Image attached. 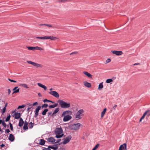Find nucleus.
I'll return each instance as SVG.
<instances>
[{
  "label": "nucleus",
  "instance_id": "1",
  "mask_svg": "<svg viewBox=\"0 0 150 150\" xmlns=\"http://www.w3.org/2000/svg\"><path fill=\"white\" fill-rule=\"evenodd\" d=\"M58 102L62 108H67L71 107V104L70 103H67L63 100H59L58 101Z\"/></svg>",
  "mask_w": 150,
  "mask_h": 150
},
{
  "label": "nucleus",
  "instance_id": "2",
  "mask_svg": "<svg viewBox=\"0 0 150 150\" xmlns=\"http://www.w3.org/2000/svg\"><path fill=\"white\" fill-rule=\"evenodd\" d=\"M55 137L59 138L62 137L64 134L63 133V130L62 127L57 128L55 130Z\"/></svg>",
  "mask_w": 150,
  "mask_h": 150
},
{
  "label": "nucleus",
  "instance_id": "3",
  "mask_svg": "<svg viewBox=\"0 0 150 150\" xmlns=\"http://www.w3.org/2000/svg\"><path fill=\"white\" fill-rule=\"evenodd\" d=\"M84 111L83 109H81L78 111L75 115V118L77 120L81 119L83 116Z\"/></svg>",
  "mask_w": 150,
  "mask_h": 150
},
{
  "label": "nucleus",
  "instance_id": "4",
  "mask_svg": "<svg viewBox=\"0 0 150 150\" xmlns=\"http://www.w3.org/2000/svg\"><path fill=\"white\" fill-rule=\"evenodd\" d=\"M82 125L79 123H77L72 125L71 126V129L74 130H78L79 128Z\"/></svg>",
  "mask_w": 150,
  "mask_h": 150
},
{
  "label": "nucleus",
  "instance_id": "5",
  "mask_svg": "<svg viewBox=\"0 0 150 150\" xmlns=\"http://www.w3.org/2000/svg\"><path fill=\"white\" fill-rule=\"evenodd\" d=\"M71 136L69 135L66 137L64 139V140L62 143H59V145L63 144H66L68 143L69 142L71 139Z\"/></svg>",
  "mask_w": 150,
  "mask_h": 150
},
{
  "label": "nucleus",
  "instance_id": "6",
  "mask_svg": "<svg viewBox=\"0 0 150 150\" xmlns=\"http://www.w3.org/2000/svg\"><path fill=\"white\" fill-rule=\"evenodd\" d=\"M27 62L28 64H31L33 65V66L36 67L37 68H41L42 67V65L41 64H38L35 62H33L31 61H27Z\"/></svg>",
  "mask_w": 150,
  "mask_h": 150
},
{
  "label": "nucleus",
  "instance_id": "7",
  "mask_svg": "<svg viewBox=\"0 0 150 150\" xmlns=\"http://www.w3.org/2000/svg\"><path fill=\"white\" fill-rule=\"evenodd\" d=\"M49 93L51 95L54 96L56 98H59V95L58 93L56 91H51L49 92Z\"/></svg>",
  "mask_w": 150,
  "mask_h": 150
},
{
  "label": "nucleus",
  "instance_id": "8",
  "mask_svg": "<svg viewBox=\"0 0 150 150\" xmlns=\"http://www.w3.org/2000/svg\"><path fill=\"white\" fill-rule=\"evenodd\" d=\"M41 106H38L36 109L35 111V117H36L38 115V112L39 110L40 109Z\"/></svg>",
  "mask_w": 150,
  "mask_h": 150
},
{
  "label": "nucleus",
  "instance_id": "9",
  "mask_svg": "<svg viewBox=\"0 0 150 150\" xmlns=\"http://www.w3.org/2000/svg\"><path fill=\"white\" fill-rule=\"evenodd\" d=\"M113 54L117 55H120L123 54V52L121 51L114 50L112 51Z\"/></svg>",
  "mask_w": 150,
  "mask_h": 150
},
{
  "label": "nucleus",
  "instance_id": "10",
  "mask_svg": "<svg viewBox=\"0 0 150 150\" xmlns=\"http://www.w3.org/2000/svg\"><path fill=\"white\" fill-rule=\"evenodd\" d=\"M72 118V117L69 115H66L64 116L63 119L64 122H67L71 120Z\"/></svg>",
  "mask_w": 150,
  "mask_h": 150
},
{
  "label": "nucleus",
  "instance_id": "11",
  "mask_svg": "<svg viewBox=\"0 0 150 150\" xmlns=\"http://www.w3.org/2000/svg\"><path fill=\"white\" fill-rule=\"evenodd\" d=\"M127 145L126 143H124L120 146L119 150H126Z\"/></svg>",
  "mask_w": 150,
  "mask_h": 150
},
{
  "label": "nucleus",
  "instance_id": "12",
  "mask_svg": "<svg viewBox=\"0 0 150 150\" xmlns=\"http://www.w3.org/2000/svg\"><path fill=\"white\" fill-rule=\"evenodd\" d=\"M71 112L70 110H66L63 112L62 114V116H65L66 115H68L69 114H71Z\"/></svg>",
  "mask_w": 150,
  "mask_h": 150
},
{
  "label": "nucleus",
  "instance_id": "13",
  "mask_svg": "<svg viewBox=\"0 0 150 150\" xmlns=\"http://www.w3.org/2000/svg\"><path fill=\"white\" fill-rule=\"evenodd\" d=\"M47 140L49 142L54 143L56 141L55 139L53 137L48 138L47 139Z\"/></svg>",
  "mask_w": 150,
  "mask_h": 150
},
{
  "label": "nucleus",
  "instance_id": "14",
  "mask_svg": "<svg viewBox=\"0 0 150 150\" xmlns=\"http://www.w3.org/2000/svg\"><path fill=\"white\" fill-rule=\"evenodd\" d=\"M15 139V137L14 136L11 134H10L8 139L11 142L14 141Z\"/></svg>",
  "mask_w": 150,
  "mask_h": 150
},
{
  "label": "nucleus",
  "instance_id": "15",
  "mask_svg": "<svg viewBox=\"0 0 150 150\" xmlns=\"http://www.w3.org/2000/svg\"><path fill=\"white\" fill-rule=\"evenodd\" d=\"M15 119H18L21 116V114L19 112L15 113Z\"/></svg>",
  "mask_w": 150,
  "mask_h": 150
},
{
  "label": "nucleus",
  "instance_id": "16",
  "mask_svg": "<svg viewBox=\"0 0 150 150\" xmlns=\"http://www.w3.org/2000/svg\"><path fill=\"white\" fill-rule=\"evenodd\" d=\"M18 88V86H16L13 89V91H14L13 93L12 94H13L14 93H18L19 91V90H20L19 88H18V89H16Z\"/></svg>",
  "mask_w": 150,
  "mask_h": 150
},
{
  "label": "nucleus",
  "instance_id": "17",
  "mask_svg": "<svg viewBox=\"0 0 150 150\" xmlns=\"http://www.w3.org/2000/svg\"><path fill=\"white\" fill-rule=\"evenodd\" d=\"M24 121L22 118H20L19 120V122L18 124V126L20 127L22 126L23 124Z\"/></svg>",
  "mask_w": 150,
  "mask_h": 150
},
{
  "label": "nucleus",
  "instance_id": "18",
  "mask_svg": "<svg viewBox=\"0 0 150 150\" xmlns=\"http://www.w3.org/2000/svg\"><path fill=\"white\" fill-rule=\"evenodd\" d=\"M28 123L27 122H26V121L25 122L23 127V128L24 129L26 130L28 129Z\"/></svg>",
  "mask_w": 150,
  "mask_h": 150
},
{
  "label": "nucleus",
  "instance_id": "19",
  "mask_svg": "<svg viewBox=\"0 0 150 150\" xmlns=\"http://www.w3.org/2000/svg\"><path fill=\"white\" fill-rule=\"evenodd\" d=\"M37 84L39 86L43 88L44 89V90H46L47 87L45 85H44L40 83H38Z\"/></svg>",
  "mask_w": 150,
  "mask_h": 150
},
{
  "label": "nucleus",
  "instance_id": "20",
  "mask_svg": "<svg viewBox=\"0 0 150 150\" xmlns=\"http://www.w3.org/2000/svg\"><path fill=\"white\" fill-rule=\"evenodd\" d=\"M19 86L23 87L26 88H29L26 84L24 83H20L19 84Z\"/></svg>",
  "mask_w": 150,
  "mask_h": 150
},
{
  "label": "nucleus",
  "instance_id": "21",
  "mask_svg": "<svg viewBox=\"0 0 150 150\" xmlns=\"http://www.w3.org/2000/svg\"><path fill=\"white\" fill-rule=\"evenodd\" d=\"M54 146H48V148L52 149L54 150H56L58 149V146L57 145H54Z\"/></svg>",
  "mask_w": 150,
  "mask_h": 150
},
{
  "label": "nucleus",
  "instance_id": "22",
  "mask_svg": "<svg viewBox=\"0 0 150 150\" xmlns=\"http://www.w3.org/2000/svg\"><path fill=\"white\" fill-rule=\"evenodd\" d=\"M84 85L86 87L89 88L91 86V83L86 81L84 82Z\"/></svg>",
  "mask_w": 150,
  "mask_h": 150
},
{
  "label": "nucleus",
  "instance_id": "23",
  "mask_svg": "<svg viewBox=\"0 0 150 150\" xmlns=\"http://www.w3.org/2000/svg\"><path fill=\"white\" fill-rule=\"evenodd\" d=\"M83 73L84 74L89 78H91L92 77V75L87 71L84 72Z\"/></svg>",
  "mask_w": 150,
  "mask_h": 150
},
{
  "label": "nucleus",
  "instance_id": "24",
  "mask_svg": "<svg viewBox=\"0 0 150 150\" xmlns=\"http://www.w3.org/2000/svg\"><path fill=\"white\" fill-rule=\"evenodd\" d=\"M59 108H56L52 114V116H53L54 115L56 114L59 111Z\"/></svg>",
  "mask_w": 150,
  "mask_h": 150
},
{
  "label": "nucleus",
  "instance_id": "25",
  "mask_svg": "<svg viewBox=\"0 0 150 150\" xmlns=\"http://www.w3.org/2000/svg\"><path fill=\"white\" fill-rule=\"evenodd\" d=\"M45 141L44 139H40L39 144L41 145H43L45 143Z\"/></svg>",
  "mask_w": 150,
  "mask_h": 150
},
{
  "label": "nucleus",
  "instance_id": "26",
  "mask_svg": "<svg viewBox=\"0 0 150 150\" xmlns=\"http://www.w3.org/2000/svg\"><path fill=\"white\" fill-rule=\"evenodd\" d=\"M106 108H105L104 109L103 111L101 112V117L102 118L103 117L104 114L106 111Z\"/></svg>",
  "mask_w": 150,
  "mask_h": 150
},
{
  "label": "nucleus",
  "instance_id": "27",
  "mask_svg": "<svg viewBox=\"0 0 150 150\" xmlns=\"http://www.w3.org/2000/svg\"><path fill=\"white\" fill-rule=\"evenodd\" d=\"M57 38L53 36H47V39H50L52 40H54Z\"/></svg>",
  "mask_w": 150,
  "mask_h": 150
},
{
  "label": "nucleus",
  "instance_id": "28",
  "mask_svg": "<svg viewBox=\"0 0 150 150\" xmlns=\"http://www.w3.org/2000/svg\"><path fill=\"white\" fill-rule=\"evenodd\" d=\"M103 85L102 83H100L98 86V90H100L103 88Z\"/></svg>",
  "mask_w": 150,
  "mask_h": 150
},
{
  "label": "nucleus",
  "instance_id": "29",
  "mask_svg": "<svg viewBox=\"0 0 150 150\" xmlns=\"http://www.w3.org/2000/svg\"><path fill=\"white\" fill-rule=\"evenodd\" d=\"M36 38L41 39H47V36H44V37H37Z\"/></svg>",
  "mask_w": 150,
  "mask_h": 150
},
{
  "label": "nucleus",
  "instance_id": "30",
  "mask_svg": "<svg viewBox=\"0 0 150 150\" xmlns=\"http://www.w3.org/2000/svg\"><path fill=\"white\" fill-rule=\"evenodd\" d=\"M146 113H147V112H145L144 113L143 116L141 117V118L139 120L140 122H141L142 121V120L144 118L145 116L146 115Z\"/></svg>",
  "mask_w": 150,
  "mask_h": 150
},
{
  "label": "nucleus",
  "instance_id": "31",
  "mask_svg": "<svg viewBox=\"0 0 150 150\" xmlns=\"http://www.w3.org/2000/svg\"><path fill=\"white\" fill-rule=\"evenodd\" d=\"M48 109H45L44 111L42 112V114L43 115H46L47 112L48 111Z\"/></svg>",
  "mask_w": 150,
  "mask_h": 150
},
{
  "label": "nucleus",
  "instance_id": "32",
  "mask_svg": "<svg viewBox=\"0 0 150 150\" xmlns=\"http://www.w3.org/2000/svg\"><path fill=\"white\" fill-rule=\"evenodd\" d=\"M34 123H32V122H30L29 124V128H32L33 127V125H34Z\"/></svg>",
  "mask_w": 150,
  "mask_h": 150
},
{
  "label": "nucleus",
  "instance_id": "33",
  "mask_svg": "<svg viewBox=\"0 0 150 150\" xmlns=\"http://www.w3.org/2000/svg\"><path fill=\"white\" fill-rule=\"evenodd\" d=\"M40 26H41V25L47 26L49 27H52V25H50V24H40Z\"/></svg>",
  "mask_w": 150,
  "mask_h": 150
},
{
  "label": "nucleus",
  "instance_id": "34",
  "mask_svg": "<svg viewBox=\"0 0 150 150\" xmlns=\"http://www.w3.org/2000/svg\"><path fill=\"white\" fill-rule=\"evenodd\" d=\"M26 47L28 48V49L29 50H34V47H28L27 46Z\"/></svg>",
  "mask_w": 150,
  "mask_h": 150
},
{
  "label": "nucleus",
  "instance_id": "35",
  "mask_svg": "<svg viewBox=\"0 0 150 150\" xmlns=\"http://www.w3.org/2000/svg\"><path fill=\"white\" fill-rule=\"evenodd\" d=\"M11 117V115H9L6 117V119L5 121L6 122H8L9 121V120H10Z\"/></svg>",
  "mask_w": 150,
  "mask_h": 150
},
{
  "label": "nucleus",
  "instance_id": "36",
  "mask_svg": "<svg viewBox=\"0 0 150 150\" xmlns=\"http://www.w3.org/2000/svg\"><path fill=\"white\" fill-rule=\"evenodd\" d=\"M99 144H98L93 148L92 150H96L99 146Z\"/></svg>",
  "mask_w": 150,
  "mask_h": 150
},
{
  "label": "nucleus",
  "instance_id": "37",
  "mask_svg": "<svg viewBox=\"0 0 150 150\" xmlns=\"http://www.w3.org/2000/svg\"><path fill=\"white\" fill-rule=\"evenodd\" d=\"M150 111V110H147L145 112H147L146 114V115L147 117H149L150 116V113H149Z\"/></svg>",
  "mask_w": 150,
  "mask_h": 150
},
{
  "label": "nucleus",
  "instance_id": "38",
  "mask_svg": "<svg viewBox=\"0 0 150 150\" xmlns=\"http://www.w3.org/2000/svg\"><path fill=\"white\" fill-rule=\"evenodd\" d=\"M113 80L112 79H108L106 81V82L107 83H109L110 82H112Z\"/></svg>",
  "mask_w": 150,
  "mask_h": 150
},
{
  "label": "nucleus",
  "instance_id": "39",
  "mask_svg": "<svg viewBox=\"0 0 150 150\" xmlns=\"http://www.w3.org/2000/svg\"><path fill=\"white\" fill-rule=\"evenodd\" d=\"M9 124L11 130V131H13V127L12 125L11 124V122H9Z\"/></svg>",
  "mask_w": 150,
  "mask_h": 150
},
{
  "label": "nucleus",
  "instance_id": "40",
  "mask_svg": "<svg viewBox=\"0 0 150 150\" xmlns=\"http://www.w3.org/2000/svg\"><path fill=\"white\" fill-rule=\"evenodd\" d=\"M48 106V105L47 104L45 103L43 105H42V108H46Z\"/></svg>",
  "mask_w": 150,
  "mask_h": 150
},
{
  "label": "nucleus",
  "instance_id": "41",
  "mask_svg": "<svg viewBox=\"0 0 150 150\" xmlns=\"http://www.w3.org/2000/svg\"><path fill=\"white\" fill-rule=\"evenodd\" d=\"M2 125L4 126L5 128L6 127V124L4 121H3L2 122Z\"/></svg>",
  "mask_w": 150,
  "mask_h": 150
},
{
  "label": "nucleus",
  "instance_id": "42",
  "mask_svg": "<svg viewBox=\"0 0 150 150\" xmlns=\"http://www.w3.org/2000/svg\"><path fill=\"white\" fill-rule=\"evenodd\" d=\"M6 108L4 107V108H3V109H2V113L3 114L4 113H5V112H6Z\"/></svg>",
  "mask_w": 150,
  "mask_h": 150
},
{
  "label": "nucleus",
  "instance_id": "43",
  "mask_svg": "<svg viewBox=\"0 0 150 150\" xmlns=\"http://www.w3.org/2000/svg\"><path fill=\"white\" fill-rule=\"evenodd\" d=\"M8 80L10 81H11V82H15V83H16V82L17 81H15V80H14L13 79H11L9 78H8Z\"/></svg>",
  "mask_w": 150,
  "mask_h": 150
},
{
  "label": "nucleus",
  "instance_id": "44",
  "mask_svg": "<svg viewBox=\"0 0 150 150\" xmlns=\"http://www.w3.org/2000/svg\"><path fill=\"white\" fill-rule=\"evenodd\" d=\"M111 61V60L110 59H108L106 61V63H108L110 62Z\"/></svg>",
  "mask_w": 150,
  "mask_h": 150
},
{
  "label": "nucleus",
  "instance_id": "45",
  "mask_svg": "<svg viewBox=\"0 0 150 150\" xmlns=\"http://www.w3.org/2000/svg\"><path fill=\"white\" fill-rule=\"evenodd\" d=\"M50 100H48L47 99H44L43 100V101L44 103H45V102H49Z\"/></svg>",
  "mask_w": 150,
  "mask_h": 150
},
{
  "label": "nucleus",
  "instance_id": "46",
  "mask_svg": "<svg viewBox=\"0 0 150 150\" xmlns=\"http://www.w3.org/2000/svg\"><path fill=\"white\" fill-rule=\"evenodd\" d=\"M24 105H20V106H18V109L22 108H24Z\"/></svg>",
  "mask_w": 150,
  "mask_h": 150
},
{
  "label": "nucleus",
  "instance_id": "47",
  "mask_svg": "<svg viewBox=\"0 0 150 150\" xmlns=\"http://www.w3.org/2000/svg\"><path fill=\"white\" fill-rule=\"evenodd\" d=\"M77 53H78V52H77L75 51V52H72V53H71L70 54L71 55V54H77Z\"/></svg>",
  "mask_w": 150,
  "mask_h": 150
},
{
  "label": "nucleus",
  "instance_id": "48",
  "mask_svg": "<svg viewBox=\"0 0 150 150\" xmlns=\"http://www.w3.org/2000/svg\"><path fill=\"white\" fill-rule=\"evenodd\" d=\"M49 107L50 108H55L54 105H49Z\"/></svg>",
  "mask_w": 150,
  "mask_h": 150
},
{
  "label": "nucleus",
  "instance_id": "49",
  "mask_svg": "<svg viewBox=\"0 0 150 150\" xmlns=\"http://www.w3.org/2000/svg\"><path fill=\"white\" fill-rule=\"evenodd\" d=\"M10 131L8 129H6L5 130V132L8 133L10 132Z\"/></svg>",
  "mask_w": 150,
  "mask_h": 150
},
{
  "label": "nucleus",
  "instance_id": "50",
  "mask_svg": "<svg viewBox=\"0 0 150 150\" xmlns=\"http://www.w3.org/2000/svg\"><path fill=\"white\" fill-rule=\"evenodd\" d=\"M61 141V139H59L57 140L56 142L55 141L54 143L56 144L59 142Z\"/></svg>",
  "mask_w": 150,
  "mask_h": 150
},
{
  "label": "nucleus",
  "instance_id": "51",
  "mask_svg": "<svg viewBox=\"0 0 150 150\" xmlns=\"http://www.w3.org/2000/svg\"><path fill=\"white\" fill-rule=\"evenodd\" d=\"M68 0H61L60 1H59L61 2L64 3Z\"/></svg>",
  "mask_w": 150,
  "mask_h": 150
},
{
  "label": "nucleus",
  "instance_id": "52",
  "mask_svg": "<svg viewBox=\"0 0 150 150\" xmlns=\"http://www.w3.org/2000/svg\"><path fill=\"white\" fill-rule=\"evenodd\" d=\"M39 47L38 46H36V47H34V50H38L39 49Z\"/></svg>",
  "mask_w": 150,
  "mask_h": 150
},
{
  "label": "nucleus",
  "instance_id": "53",
  "mask_svg": "<svg viewBox=\"0 0 150 150\" xmlns=\"http://www.w3.org/2000/svg\"><path fill=\"white\" fill-rule=\"evenodd\" d=\"M38 104V103L37 102H35V103H34L33 104V106H35V105H37Z\"/></svg>",
  "mask_w": 150,
  "mask_h": 150
},
{
  "label": "nucleus",
  "instance_id": "54",
  "mask_svg": "<svg viewBox=\"0 0 150 150\" xmlns=\"http://www.w3.org/2000/svg\"><path fill=\"white\" fill-rule=\"evenodd\" d=\"M0 145L1 147H3L5 146V144H4L2 143Z\"/></svg>",
  "mask_w": 150,
  "mask_h": 150
},
{
  "label": "nucleus",
  "instance_id": "55",
  "mask_svg": "<svg viewBox=\"0 0 150 150\" xmlns=\"http://www.w3.org/2000/svg\"><path fill=\"white\" fill-rule=\"evenodd\" d=\"M38 50H43V49L41 47H39Z\"/></svg>",
  "mask_w": 150,
  "mask_h": 150
},
{
  "label": "nucleus",
  "instance_id": "56",
  "mask_svg": "<svg viewBox=\"0 0 150 150\" xmlns=\"http://www.w3.org/2000/svg\"><path fill=\"white\" fill-rule=\"evenodd\" d=\"M8 95L10 94L11 91V90L10 89H8Z\"/></svg>",
  "mask_w": 150,
  "mask_h": 150
},
{
  "label": "nucleus",
  "instance_id": "57",
  "mask_svg": "<svg viewBox=\"0 0 150 150\" xmlns=\"http://www.w3.org/2000/svg\"><path fill=\"white\" fill-rule=\"evenodd\" d=\"M117 105H115L113 107V109L115 110V109L116 108V107H117Z\"/></svg>",
  "mask_w": 150,
  "mask_h": 150
},
{
  "label": "nucleus",
  "instance_id": "58",
  "mask_svg": "<svg viewBox=\"0 0 150 150\" xmlns=\"http://www.w3.org/2000/svg\"><path fill=\"white\" fill-rule=\"evenodd\" d=\"M50 148H45L44 149V150H51L50 149Z\"/></svg>",
  "mask_w": 150,
  "mask_h": 150
},
{
  "label": "nucleus",
  "instance_id": "59",
  "mask_svg": "<svg viewBox=\"0 0 150 150\" xmlns=\"http://www.w3.org/2000/svg\"><path fill=\"white\" fill-rule=\"evenodd\" d=\"M54 105V107H57L58 105V103H55Z\"/></svg>",
  "mask_w": 150,
  "mask_h": 150
},
{
  "label": "nucleus",
  "instance_id": "60",
  "mask_svg": "<svg viewBox=\"0 0 150 150\" xmlns=\"http://www.w3.org/2000/svg\"><path fill=\"white\" fill-rule=\"evenodd\" d=\"M139 63H135L134 64V65H139Z\"/></svg>",
  "mask_w": 150,
  "mask_h": 150
},
{
  "label": "nucleus",
  "instance_id": "61",
  "mask_svg": "<svg viewBox=\"0 0 150 150\" xmlns=\"http://www.w3.org/2000/svg\"><path fill=\"white\" fill-rule=\"evenodd\" d=\"M7 104H8V103H6L4 106V107L6 108V107L7 106Z\"/></svg>",
  "mask_w": 150,
  "mask_h": 150
},
{
  "label": "nucleus",
  "instance_id": "62",
  "mask_svg": "<svg viewBox=\"0 0 150 150\" xmlns=\"http://www.w3.org/2000/svg\"><path fill=\"white\" fill-rule=\"evenodd\" d=\"M49 102L51 103H54V102L50 100Z\"/></svg>",
  "mask_w": 150,
  "mask_h": 150
},
{
  "label": "nucleus",
  "instance_id": "63",
  "mask_svg": "<svg viewBox=\"0 0 150 150\" xmlns=\"http://www.w3.org/2000/svg\"><path fill=\"white\" fill-rule=\"evenodd\" d=\"M52 113V112H48V115H51V114Z\"/></svg>",
  "mask_w": 150,
  "mask_h": 150
},
{
  "label": "nucleus",
  "instance_id": "64",
  "mask_svg": "<svg viewBox=\"0 0 150 150\" xmlns=\"http://www.w3.org/2000/svg\"><path fill=\"white\" fill-rule=\"evenodd\" d=\"M3 121V120H0V124H1Z\"/></svg>",
  "mask_w": 150,
  "mask_h": 150
}]
</instances>
